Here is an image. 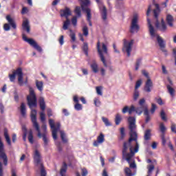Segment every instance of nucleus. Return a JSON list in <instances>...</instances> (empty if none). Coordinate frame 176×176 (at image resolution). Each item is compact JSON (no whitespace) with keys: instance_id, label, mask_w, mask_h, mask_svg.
<instances>
[{"instance_id":"1","label":"nucleus","mask_w":176,"mask_h":176,"mask_svg":"<svg viewBox=\"0 0 176 176\" xmlns=\"http://www.w3.org/2000/svg\"><path fill=\"white\" fill-rule=\"evenodd\" d=\"M129 129L130 138L128 142H124L122 155L123 157L129 164L131 168H137L135 162L130 163L131 159L140 149V144H138V134L137 133V125H135V118L129 117L128 118Z\"/></svg>"},{"instance_id":"2","label":"nucleus","mask_w":176,"mask_h":176,"mask_svg":"<svg viewBox=\"0 0 176 176\" xmlns=\"http://www.w3.org/2000/svg\"><path fill=\"white\" fill-rule=\"evenodd\" d=\"M30 95L27 96L28 100V105L29 108L32 109L31 111V120L33 124L34 129H35L36 131H37V137L38 138H42L44 141V145H47L49 143V140L47 138H46V134L41 133V126H39V124L38 121H36V110L32 109V108H36L38 107V102L36 101V95H35V92L34 91V89L30 87L29 89Z\"/></svg>"},{"instance_id":"3","label":"nucleus","mask_w":176,"mask_h":176,"mask_svg":"<svg viewBox=\"0 0 176 176\" xmlns=\"http://www.w3.org/2000/svg\"><path fill=\"white\" fill-rule=\"evenodd\" d=\"M147 23L150 35L152 39H155V38H156L157 42L160 46V49H161V50L164 52L165 54H166L167 50H166V43H164V40H163V38H162V36L156 33L155 28H153V25H152V23H151V19H149V18L147 19Z\"/></svg>"},{"instance_id":"4","label":"nucleus","mask_w":176,"mask_h":176,"mask_svg":"<svg viewBox=\"0 0 176 176\" xmlns=\"http://www.w3.org/2000/svg\"><path fill=\"white\" fill-rule=\"evenodd\" d=\"M156 9L153 10L154 17L156 19L155 27L158 28L160 31L162 32H166L167 31V25H166V22H164V19H161V24L159 23V21L157 20V17H159V13L160 10L159 8V4H155Z\"/></svg>"},{"instance_id":"5","label":"nucleus","mask_w":176,"mask_h":176,"mask_svg":"<svg viewBox=\"0 0 176 176\" xmlns=\"http://www.w3.org/2000/svg\"><path fill=\"white\" fill-rule=\"evenodd\" d=\"M16 75L18 76V82L20 86H23L24 83L25 85L28 83V78H26L25 82L23 81V70L21 68H18L16 71L13 72L12 74L9 75L10 82H14Z\"/></svg>"},{"instance_id":"6","label":"nucleus","mask_w":176,"mask_h":176,"mask_svg":"<svg viewBox=\"0 0 176 176\" xmlns=\"http://www.w3.org/2000/svg\"><path fill=\"white\" fill-rule=\"evenodd\" d=\"M100 41H98L97 44L98 52L100 56V60L103 63V65L107 67H108V64L107 63V60H105V56H104V54H108V48L107 47L105 43H102L101 50V47H100Z\"/></svg>"},{"instance_id":"7","label":"nucleus","mask_w":176,"mask_h":176,"mask_svg":"<svg viewBox=\"0 0 176 176\" xmlns=\"http://www.w3.org/2000/svg\"><path fill=\"white\" fill-rule=\"evenodd\" d=\"M148 104L145 103V100L142 98L139 100V106L136 108L135 113L138 115H141L144 112V115L148 114Z\"/></svg>"},{"instance_id":"8","label":"nucleus","mask_w":176,"mask_h":176,"mask_svg":"<svg viewBox=\"0 0 176 176\" xmlns=\"http://www.w3.org/2000/svg\"><path fill=\"white\" fill-rule=\"evenodd\" d=\"M81 3V8L82 12H85L87 13V21H90L91 20V10L86 6L90 5L89 0H80Z\"/></svg>"},{"instance_id":"9","label":"nucleus","mask_w":176,"mask_h":176,"mask_svg":"<svg viewBox=\"0 0 176 176\" xmlns=\"http://www.w3.org/2000/svg\"><path fill=\"white\" fill-rule=\"evenodd\" d=\"M138 19H140L138 14H134L130 28V32H131V34L138 32V30H140V26L138 25Z\"/></svg>"},{"instance_id":"10","label":"nucleus","mask_w":176,"mask_h":176,"mask_svg":"<svg viewBox=\"0 0 176 176\" xmlns=\"http://www.w3.org/2000/svg\"><path fill=\"white\" fill-rule=\"evenodd\" d=\"M123 48L122 52H126L127 56L130 57L131 53V47L134 45V40H131L130 41H127V40H123Z\"/></svg>"},{"instance_id":"11","label":"nucleus","mask_w":176,"mask_h":176,"mask_svg":"<svg viewBox=\"0 0 176 176\" xmlns=\"http://www.w3.org/2000/svg\"><path fill=\"white\" fill-rule=\"evenodd\" d=\"M22 38H23V41H25V42H28V43H29V45H30V46H32V47L36 49V50H37V52H42V47H41V46H39V45H38V43H36V41H35L34 39L28 38L27 36H25L24 34H22Z\"/></svg>"},{"instance_id":"12","label":"nucleus","mask_w":176,"mask_h":176,"mask_svg":"<svg viewBox=\"0 0 176 176\" xmlns=\"http://www.w3.org/2000/svg\"><path fill=\"white\" fill-rule=\"evenodd\" d=\"M49 124L52 130V137L54 140H57V131L60 130V124L59 122L56 123L54 125V120L50 119L49 120Z\"/></svg>"},{"instance_id":"13","label":"nucleus","mask_w":176,"mask_h":176,"mask_svg":"<svg viewBox=\"0 0 176 176\" xmlns=\"http://www.w3.org/2000/svg\"><path fill=\"white\" fill-rule=\"evenodd\" d=\"M1 160H3L4 166H8V156L5 153L3 142H2V139L0 137V162Z\"/></svg>"},{"instance_id":"14","label":"nucleus","mask_w":176,"mask_h":176,"mask_svg":"<svg viewBox=\"0 0 176 176\" xmlns=\"http://www.w3.org/2000/svg\"><path fill=\"white\" fill-rule=\"evenodd\" d=\"M34 159L37 167L41 169V174H42V170H43V171H46L45 170V167H43V164H42V162H41V153H39V151H38V150H35L34 151Z\"/></svg>"},{"instance_id":"15","label":"nucleus","mask_w":176,"mask_h":176,"mask_svg":"<svg viewBox=\"0 0 176 176\" xmlns=\"http://www.w3.org/2000/svg\"><path fill=\"white\" fill-rule=\"evenodd\" d=\"M152 87H153V82H152L151 78H148L145 82L144 90L146 93H151L152 91Z\"/></svg>"},{"instance_id":"16","label":"nucleus","mask_w":176,"mask_h":176,"mask_svg":"<svg viewBox=\"0 0 176 176\" xmlns=\"http://www.w3.org/2000/svg\"><path fill=\"white\" fill-rule=\"evenodd\" d=\"M71 14V10L67 7H66L64 10H60L61 17H65L66 20L69 19L68 17H69Z\"/></svg>"},{"instance_id":"17","label":"nucleus","mask_w":176,"mask_h":176,"mask_svg":"<svg viewBox=\"0 0 176 176\" xmlns=\"http://www.w3.org/2000/svg\"><path fill=\"white\" fill-rule=\"evenodd\" d=\"M136 108L134 107V105H132L130 107V108L127 106H125L122 109V113H126L128 112L129 115H131L133 112H135Z\"/></svg>"},{"instance_id":"18","label":"nucleus","mask_w":176,"mask_h":176,"mask_svg":"<svg viewBox=\"0 0 176 176\" xmlns=\"http://www.w3.org/2000/svg\"><path fill=\"white\" fill-rule=\"evenodd\" d=\"M104 134L100 133V135L97 138V141H95L94 142V146H98L100 144H102L104 141H105V139L104 138Z\"/></svg>"},{"instance_id":"19","label":"nucleus","mask_w":176,"mask_h":176,"mask_svg":"<svg viewBox=\"0 0 176 176\" xmlns=\"http://www.w3.org/2000/svg\"><path fill=\"white\" fill-rule=\"evenodd\" d=\"M22 28L24 31H26L29 34L31 28L30 26V22L28 21V19H25L23 21L22 23Z\"/></svg>"},{"instance_id":"20","label":"nucleus","mask_w":176,"mask_h":176,"mask_svg":"<svg viewBox=\"0 0 176 176\" xmlns=\"http://www.w3.org/2000/svg\"><path fill=\"white\" fill-rule=\"evenodd\" d=\"M6 20L8 21V23L11 27L14 29L16 30V22L14 21V19L10 16V15H8L6 16Z\"/></svg>"},{"instance_id":"21","label":"nucleus","mask_w":176,"mask_h":176,"mask_svg":"<svg viewBox=\"0 0 176 176\" xmlns=\"http://www.w3.org/2000/svg\"><path fill=\"white\" fill-rule=\"evenodd\" d=\"M4 138H6V141L7 144L10 146H12V142L10 141V136H9V132L8 129H4Z\"/></svg>"},{"instance_id":"22","label":"nucleus","mask_w":176,"mask_h":176,"mask_svg":"<svg viewBox=\"0 0 176 176\" xmlns=\"http://www.w3.org/2000/svg\"><path fill=\"white\" fill-rule=\"evenodd\" d=\"M166 21L168 23V25H169V27H173L174 24L173 23H174V18L172 16L171 14H168L166 15Z\"/></svg>"},{"instance_id":"23","label":"nucleus","mask_w":176,"mask_h":176,"mask_svg":"<svg viewBox=\"0 0 176 176\" xmlns=\"http://www.w3.org/2000/svg\"><path fill=\"white\" fill-rule=\"evenodd\" d=\"M102 20L107 19V8L104 6H100Z\"/></svg>"},{"instance_id":"24","label":"nucleus","mask_w":176,"mask_h":176,"mask_svg":"<svg viewBox=\"0 0 176 176\" xmlns=\"http://www.w3.org/2000/svg\"><path fill=\"white\" fill-rule=\"evenodd\" d=\"M28 140L30 144H34V133L32 129H30L28 135Z\"/></svg>"},{"instance_id":"25","label":"nucleus","mask_w":176,"mask_h":176,"mask_svg":"<svg viewBox=\"0 0 176 176\" xmlns=\"http://www.w3.org/2000/svg\"><path fill=\"white\" fill-rule=\"evenodd\" d=\"M20 111H21V116H23V118H25L27 113V109L25 108V104L21 103L20 107Z\"/></svg>"},{"instance_id":"26","label":"nucleus","mask_w":176,"mask_h":176,"mask_svg":"<svg viewBox=\"0 0 176 176\" xmlns=\"http://www.w3.org/2000/svg\"><path fill=\"white\" fill-rule=\"evenodd\" d=\"M39 104L41 109L45 111V109H46V103L45 102V99L41 97L39 98Z\"/></svg>"},{"instance_id":"27","label":"nucleus","mask_w":176,"mask_h":176,"mask_svg":"<svg viewBox=\"0 0 176 176\" xmlns=\"http://www.w3.org/2000/svg\"><path fill=\"white\" fill-rule=\"evenodd\" d=\"M36 86L39 90V91H42L43 90V82L42 81H38V80H36Z\"/></svg>"},{"instance_id":"28","label":"nucleus","mask_w":176,"mask_h":176,"mask_svg":"<svg viewBox=\"0 0 176 176\" xmlns=\"http://www.w3.org/2000/svg\"><path fill=\"white\" fill-rule=\"evenodd\" d=\"M66 173H67V163L63 162V166L60 169V173L61 176H65Z\"/></svg>"},{"instance_id":"29","label":"nucleus","mask_w":176,"mask_h":176,"mask_svg":"<svg viewBox=\"0 0 176 176\" xmlns=\"http://www.w3.org/2000/svg\"><path fill=\"white\" fill-rule=\"evenodd\" d=\"M91 68L93 72H94L95 74H97V72H98V65H97V63L96 62H94L91 65Z\"/></svg>"},{"instance_id":"30","label":"nucleus","mask_w":176,"mask_h":176,"mask_svg":"<svg viewBox=\"0 0 176 176\" xmlns=\"http://www.w3.org/2000/svg\"><path fill=\"white\" fill-rule=\"evenodd\" d=\"M151 129H148L144 132V140L145 141H148L151 140Z\"/></svg>"},{"instance_id":"31","label":"nucleus","mask_w":176,"mask_h":176,"mask_svg":"<svg viewBox=\"0 0 176 176\" xmlns=\"http://www.w3.org/2000/svg\"><path fill=\"white\" fill-rule=\"evenodd\" d=\"M166 88H167V90H168L169 94H170V96L172 97H174V94L175 93V89H174V88H173V87H171V85H167Z\"/></svg>"},{"instance_id":"32","label":"nucleus","mask_w":176,"mask_h":176,"mask_svg":"<svg viewBox=\"0 0 176 176\" xmlns=\"http://www.w3.org/2000/svg\"><path fill=\"white\" fill-rule=\"evenodd\" d=\"M74 12L76 14V17H81L82 16V10H80V7L79 6H76L75 10H74Z\"/></svg>"},{"instance_id":"33","label":"nucleus","mask_w":176,"mask_h":176,"mask_svg":"<svg viewBox=\"0 0 176 176\" xmlns=\"http://www.w3.org/2000/svg\"><path fill=\"white\" fill-rule=\"evenodd\" d=\"M71 24V21L69 19H66L65 21L63 22V28L65 30H68V27H69V25Z\"/></svg>"},{"instance_id":"34","label":"nucleus","mask_w":176,"mask_h":176,"mask_svg":"<svg viewBox=\"0 0 176 176\" xmlns=\"http://www.w3.org/2000/svg\"><path fill=\"white\" fill-rule=\"evenodd\" d=\"M124 173L126 176H133L134 174H133V172H131V169L130 168H125L124 170Z\"/></svg>"},{"instance_id":"35","label":"nucleus","mask_w":176,"mask_h":176,"mask_svg":"<svg viewBox=\"0 0 176 176\" xmlns=\"http://www.w3.org/2000/svg\"><path fill=\"white\" fill-rule=\"evenodd\" d=\"M120 122H122V116L120 114H116L115 122L116 124L118 126L120 124Z\"/></svg>"},{"instance_id":"36","label":"nucleus","mask_w":176,"mask_h":176,"mask_svg":"<svg viewBox=\"0 0 176 176\" xmlns=\"http://www.w3.org/2000/svg\"><path fill=\"white\" fill-rule=\"evenodd\" d=\"M82 50L86 56H89V53L87 52L89 50V46L87 45V43H84V45L82 46Z\"/></svg>"},{"instance_id":"37","label":"nucleus","mask_w":176,"mask_h":176,"mask_svg":"<svg viewBox=\"0 0 176 176\" xmlns=\"http://www.w3.org/2000/svg\"><path fill=\"white\" fill-rule=\"evenodd\" d=\"M120 140H124V137H126V133L124 132V129L120 128Z\"/></svg>"},{"instance_id":"38","label":"nucleus","mask_w":176,"mask_h":176,"mask_svg":"<svg viewBox=\"0 0 176 176\" xmlns=\"http://www.w3.org/2000/svg\"><path fill=\"white\" fill-rule=\"evenodd\" d=\"M160 130L162 134L164 135V133H166V126H164V124L163 122H161L160 124Z\"/></svg>"},{"instance_id":"39","label":"nucleus","mask_w":176,"mask_h":176,"mask_svg":"<svg viewBox=\"0 0 176 176\" xmlns=\"http://www.w3.org/2000/svg\"><path fill=\"white\" fill-rule=\"evenodd\" d=\"M60 138L63 142H67V138H65V133L63 131H60Z\"/></svg>"},{"instance_id":"40","label":"nucleus","mask_w":176,"mask_h":176,"mask_svg":"<svg viewBox=\"0 0 176 176\" xmlns=\"http://www.w3.org/2000/svg\"><path fill=\"white\" fill-rule=\"evenodd\" d=\"M140 97V92L138 90L135 89L134 94H133V100L134 101H137L138 100V98Z\"/></svg>"},{"instance_id":"41","label":"nucleus","mask_w":176,"mask_h":176,"mask_svg":"<svg viewBox=\"0 0 176 176\" xmlns=\"http://www.w3.org/2000/svg\"><path fill=\"white\" fill-rule=\"evenodd\" d=\"M160 116L162 120H167V116H166V113L164 112V110H161Z\"/></svg>"},{"instance_id":"42","label":"nucleus","mask_w":176,"mask_h":176,"mask_svg":"<svg viewBox=\"0 0 176 176\" xmlns=\"http://www.w3.org/2000/svg\"><path fill=\"white\" fill-rule=\"evenodd\" d=\"M142 85V80H138L136 82L135 86V90H137L138 89H140L141 85Z\"/></svg>"},{"instance_id":"43","label":"nucleus","mask_w":176,"mask_h":176,"mask_svg":"<svg viewBox=\"0 0 176 176\" xmlns=\"http://www.w3.org/2000/svg\"><path fill=\"white\" fill-rule=\"evenodd\" d=\"M96 93L98 96H102V87H96Z\"/></svg>"},{"instance_id":"44","label":"nucleus","mask_w":176,"mask_h":176,"mask_svg":"<svg viewBox=\"0 0 176 176\" xmlns=\"http://www.w3.org/2000/svg\"><path fill=\"white\" fill-rule=\"evenodd\" d=\"M147 168L148 170V173L151 174V173H152V171H153V170H155V166L153 164L148 165L147 166Z\"/></svg>"},{"instance_id":"45","label":"nucleus","mask_w":176,"mask_h":176,"mask_svg":"<svg viewBox=\"0 0 176 176\" xmlns=\"http://www.w3.org/2000/svg\"><path fill=\"white\" fill-rule=\"evenodd\" d=\"M141 61H142L141 58H139L137 60L135 67V71H138V68H140V65H141Z\"/></svg>"},{"instance_id":"46","label":"nucleus","mask_w":176,"mask_h":176,"mask_svg":"<svg viewBox=\"0 0 176 176\" xmlns=\"http://www.w3.org/2000/svg\"><path fill=\"white\" fill-rule=\"evenodd\" d=\"M40 119L43 123H45V120H46L45 113H40Z\"/></svg>"},{"instance_id":"47","label":"nucleus","mask_w":176,"mask_h":176,"mask_svg":"<svg viewBox=\"0 0 176 176\" xmlns=\"http://www.w3.org/2000/svg\"><path fill=\"white\" fill-rule=\"evenodd\" d=\"M83 34L85 36H87L89 35V29L87 28V26H84L82 28Z\"/></svg>"},{"instance_id":"48","label":"nucleus","mask_w":176,"mask_h":176,"mask_svg":"<svg viewBox=\"0 0 176 176\" xmlns=\"http://www.w3.org/2000/svg\"><path fill=\"white\" fill-rule=\"evenodd\" d=\"M23 130H24V133H23V141H27V128H25V126H23L22 127Z\"/></svg>"},{"instance_id":"49","label":"nucleus","mask_w":176,"mask_h":176,"mask_svg":"<svg viewBox=\"0 0 176 176\" xmlns=\"http://www.w3.org/2000/svg\"><path fill=\"white\" fill-rule=\"evenodd\" d=\"M102 120L104 122L106 126H111V122H109V120H108V118L102 117Z\"/></svg>"},{"instance_id":"50","label":"nucleus","mask_w":176,"mask_h":176,"mask_svg":"<svg viewBox=\"0 0 176 176\" xmlns=\"http://www.w3.org/2000/svg\"><path fill=\"white\" fill-rule=\"evenodd\" d=\"M74 108H75V109H76V111H80L82 109V104H80L79 103H76L74 105Z\"/></svg>"},{"instance_id":"51","label":"nucleus","mask_w":176,"mask_h":176,"mask_svg":"<svg viewBox=\"0 0 176 176\" xmlns=\"http://www.w3.org/2000/svg\"><path fill=\"white\" fill-rule=\"evenodd\" d=\"M72 23L73 25H76V23H78V16H74L72 19Z\"/></svg>"},{"instance_id":"52","label":"nucleus","mask_w":176,"mask_h":176,"mask_svg":"<svg viewBox=\"0 0 176 176\" xmlns=\"http://www.w3.org/2000/svg\"><path fill=\"white\" fill-rule=\"evenodd\" d=\"M156 111V104L154 103L151 104V113H155V111Z\"/></svg>"},{"instance_id":"53","label":"nucleus","mask_w":176,"mask_h":176,"mask_svg":"<svg viewBox=\"0 0 176 176\" xmlns=\"http://www.w3.org/2000/svg\"><path fill=\"white\" fill-rule=\"evenodd\" d=\"M161 138L162 141V145H166V142H167V140H166V138L164 137V134L161 135Z\"/></svg>"},{"instance_id":"54","label":"nucleus","mask_w":176,"mask_h":176,"mask_svg":"<svg viewBox=\"0 0 176 176\" xmlns=\"http://www.w3.org/2000/svg\"><path fill=\"white\" fill-rule=\"evenodd\" d=\"M0 176H3V166L2 162H0Z\"/></svg>"},{"instance_id":"55","label":"nucleus","mask_w":176,"mask_h":176,"mask_svg":"<svg viewBox=\"0 0 176 176\" xmlns=\"http://www.w3.org/2000/svg\"><path fill=\"white\" fill-rule=\"evenodd\" d=\"M146 116V123H148L151 120V116H149V111H147V114H144Z\"/></svg>"},{"instance_id":"56","label":"nucleus","mask_w":176,"mask_h":176,"mask_svg":"<svg viewBox=\"0 0 176 176\" xmlns=\"http://www.w3.org/2000/svg\"><path fill=\"white\" fill-rule=\"evenodd\" d=\"M171 131H173V133H176V125L175 123H172L171 124Z\"/></svg>"},{"instance_id":"57","label":"nucleus","mask_w":176,"mask_h":176,"mask_svg":"<svg viewBox=\"0 0 176 176\" xmlns=\"http://www.w3.org/2000/svg\"><path fill=\"white\" fill-rule=\"evenodd\" d=\"M94 104H95L96 107H100V105H101V101H100V100H98V99H95Z\"/></svg>"},{"instance_id":"58","label":"nucleus","mask_w":176,"mask_h":176,"mask_svg":"<svg viewBox=\"0 0 176 176\" xmlns=\"http://www.w3.org/2000/svg\"><path fill=\"white\" fill-rule=\"evenodd\" d=\"M155 101L160 105H163V100H162V98H155Z\"/></svg>"},{"instance_id":"59","label":"nucleus","mask_w":176,"mask_h":176,"mask_svg":"<svg viewBox=\"0 0 176 176\" xmlns=\"http://www.w3.org/2000/svg\"><path fill=\"white\" fill-rule=\"evenodd\" d=\"M3 28L5 31H9V30H10V26L9 25V23L4 24Z\"/></svg>"},{"instance_id":"60","label":"nucleus","mask_w":176,"mask_h":176,"mask_svg":"<svg viewBox=\"0 0 176 176\" xmlns=\"http://www.w3.org/2000/svg\"><path fill=\"white\" fill-rule=\"evenodd\" d=\"M59 43L60 45H64V36H60L59 38Z\"/></svg>"},{"instance_id":"61","label":"nucleus","mask_w":176,"mask_h":176,"mask_svg":"<svg viewBox=\"0 0 176 176\" xmlns=\"http://www.w3.org/2000/svg\"><path fill=\"white\" fill-rule=\"evenodd\" d=\"M22 14H25V13H28V8L27 7H23L21 11Z\"/></svg>"},{"instance_id":"62","label":"nucleus","mask_w":176,"mask_h":176,"mask_svg":"<svg viewBox=\"0 0 176 176\" xmlns=\"http://www.w3.org/2000/svg\"><path fill=\"white\" fill-rule=\"evenodd\" d=\"M71 39L73 41V42H75L76 41V37L74 34V33L72 32L70 34Z\"/></svg>"},{"instance_id":"63","label":"nucleus","mask_w":176,"mask_h":176,"mask_svg":"<svg viewBox=\"0 0 176 176\" xmlns=\"http://www.w3.org/2000/svg\"><path fill=\"white\" fill-rule=\"evenodd\" d=\"M87 175V170L83 168L82 169V176H86Z\"/></svg>"},{"instance_id":"64","label":"nucleus","mask_w":176,"mask_h":176,"mask_svg":"<svg viewBox=\"0 0 176 176\" xmlns=\"http://www.w3.org/2000/svg\"><path fill=\"white\" fill-rule=\"evenodd\" d=\"M173 54L175 56V64L176 65V48L173 49Z\"/></svg>"}]
</instances>
